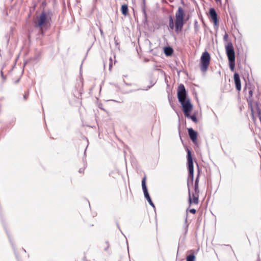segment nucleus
<instances>
[{"label":"nucleus","mask_w":261,"mask_h":261,"mask_svg":"<svg viewBox=\"0 0 261 261\" xmlns=\"http://www.w3.org/2000/svg\"><path fill=\"white\" fill-rule=\"evenodd\" d=\"M177 97L179 102L182 106L185 116L188 117L189 113L192 110L193 106L190 99L187 97V91L183 84H180L178 87Z\"/></svg>","instance_id":"1"},{"label":"nucleus","mask_w":261,"mask_h":261,"mask_svg":"<svg viewBox=\"0 0 261 261\" xmlns=\"http://www.w3.org/2000/svg\"><path fill=\"white\" fill-rule=\"evenodd\" d=\"M184 14L185 12L184 9L181 7H179L175 13V31L177 33H179L182 30L184 24Z\"/></svg>","instance_id":"2"},{"label":"nucleus","mask_w":261,"mask_h":261,"mask_svg":"<svg viewBox=\"0 0 261 261\" xmlns=\"http://www.w3.org/2000/svg\"><path fill=\"white\" fill-rule=\"evenodd\" d=\"M226 52L229 61L231 71H233L235 67V53L232 43L229 42L226 46Z\"/></svg>","instance_id":"3"},{"label":"nucleus","mask_w":261,"mask_h":261,"mask_svg":"<svg viewBox=\"0 0 261 261\" xmlns=\"http://www.w3.org/2000/svg\"><path fill=\"white\" fill-rule=\"evenodd\" d=\"M51 12L50 11H48L47 12L42 11L39 17L38 21L35 22V27L42 29L43 25L50 22L51 20Z\"/></svg>","instance_id":"4"},{"label":"nucleus","mask_w":261,"mask_h":261,"mask_svg":"<svg viewBox=\"0 0 261 261\" xmlns=\"http://www.w3.org/2000/svg\"><path fill=\"white\" fill-rule=\"evenodd\" d=\"M188 170H189V174L188 177V185H189V182L190 181L192 184H193L194 180V166H193V162L192 157L191 155V151L190 150L188 149Z\"/></svg>","instance_id":"5"},{"label":"nucleus","mask_w":261,"mask_h":261,"mask_svg":"<svg viewBox=\"0 0 261 261\" xmlns=\"http://www.w3.org/2000/svg\"><path fill=\"white\" fill-rule=\"evenodd\" d=\"M211 57L210 54L205 51L203 52L200 58V69L202 71L205 72L207 70L210 63Z\"/></svg>","instance_id":"6"},{"label":"nucleus","mask_w":261,"mask_h":261,"mask_svg":"<svg viewBox=\"0 0 261 261\" xmlns=\"http://www.w3.org/2000/svg\"><path fill=\"white\" fill-rule=\"evenodd\" d=\"M142 187L145 198L147 199L149 204L152 207L155 208L154 204L152 202L147 190V188L146 185V177H144L142 180Z\"/></svg>","instance_id":"7"},{"label":"nucleus","mask_w":261,"mask_h":261,"mask_svg":"<svg viewBox=\"0 0 261 261\" xmlns=\"http://www.w3.org/2000/svg\"><path fill=\"white\" fill-rule=\"evenodd\" d=\"M189 202L190 204L193 203L195 204H197L198 203V202H199L198 194H195L193 193V194H192L193 199H192L190 191V189H189Z\"/></svg>","instance_id":"8"},{"label":"nucleus","mask_w":261,"mask_h":261,"mask_svg":"<svg viewBox=\"0 0 261 261\" xmlns=\"http://www.w3.org/2000/svg\"><path fill=\"white\" fill-rule=\"evenodd\" d=\"M234 81L237 90L240 91L241 89V83L239 73H235L234 74Z\"/></svg>","instance_id":"9"},{"label":"nucleus","mask_w":261,"mask_h":261,"mask_svg":"<svg viewBox=\"0 0 261 261\" xmlns=\"http://www.w3.org/2000/svg\"><path fill=\"white\" fill-rule=\"evenodd\" d=\"M189 137L193 142H195L197 138V133L192 128L188 129Z\"/></svg>","instance_id":"10"},{"label":"nucleus","mask_w":261,"mask_h":261,"mask_svg":"<svg viewBox=\"0 0 261 261\" xmlns=\"http://www.w3.org/2000/svg\"><path fill=\"white\" fill-rule=\"evenodd\" d=\"M210 14L212 19L213 20L214 24L217 25L218 23L217 14L214 8L210 9Z\"/></svg>","instance_id":"11"},{"label":"nucleus","mask_w":261,"mask_h":261,"mask_svg":"<svg viewBox=\"0 0 261 261\" xmlns=\"http://www.w3.org/2000/svg\"><path fill=\"white\" fill-rule=\"evenodd\" d=\"M173 52V49L170 47H165L164 48V54L167 56H171Z\"/></svg>","instance_id":"12"},{"label":"nucleus","mask_w":261,"mask_h":261,"mask_svg":"<svg viewBox=\"0 0 261 261\" xmlns=\"http://www.w3.org/2000/svg\"><path fill=\"white\" fill-rule=\"evenodd\" d=\"M121 12L122 13L125 15L126 16L128 14V6L127 5H123L121 7Z\"/></svg>","instance_id":"13"},{"label":"nucleus","mask_w":261,"mask_h":261,"mask_svg":"<svg viewBox=\"0 0 261 261\" xmlns=\"http://www.w3.org/2000/svg\"><path fill=\"white\" fill-rule=\"evenodd\" d=\"M142 10L145 19L147 18V14L146 12V6H145V0H143V3L142 4Z\"/></svg>","instance_id":"14"},{"label":"nucleus","mask_w":261,"mask_h":261,"mask_svg":"<svg viewBox=\"0 0 261 261\" xmlns=\"http://www.w3.org/2000/svg\"><path fill=\"white\" fill-rule=\"evenodd\" d=\"M169 27L171 30H173L174 29L175 25L174 24V21H173V19L172 16H170L169 17Z\"/></svg>","instance_id":"15"},{"label":"nucleus","mask_w":261,"mask_h":261,"mask_svg":"<svg viewBox=\"0 0 261 261\" xmlns=\"http://www.w3.org/2000/svg\"><path fill=\"white\" fill-rule=\"evenodd\" d=\"M195 255L193 254H191L187 257V261H195Z\"/></svg>","instance_id":"16"},{"label":"nucleus","mask_w":261,"mask_h":261,"mask_svg":"<svg viewBox=\"0 0 261 261\" xmlns=\"http://www.w3.org/2000/svg\"><path fill=\"white\" fill-rule=\"evenodd\" d=\"M187 117L188 118H191V120L195 123L197 122V119L195 115H190V114H189V116Z\"/></svg>","instance_id":"17"},{"label":"nucleus","mask_w":261,"mask_h":261,"mask_svg":"<svg viewBox=\"0 0 261 261\" xmlns=\"http://www.w3.org/2000/svg\"><path fill=\"white\" fill-rule=\"evenodd\" d=\"M194 190L195 192V194H198L199 193V190L198 188V185L195 184L194 185Z\"/></svg>","instance_id":"18"},{"label":"nucleus","mask_w":261,"mask_h":261,"mask_svg":"<svg viewBox=\"0 0 261 261\" xmlns=\"http://www.w3.org/2000/svg\"><path fill=\"white\" fill-rule=\"evenodd\" d=\"M112 58H110V63H109V69L111 70L112 67Z\"/></svg>","instance_id":"19"},{"label":"nucleus","mask_w":261,"mask_h":261,"mask_svg":"<svg viewBox=\"0 0 261 261\" xmlns=\"http://www.w3.org/2000/svg\"><path fill=\"white\" fill-rule=\"evenodd\" d=\"M199 173L197 175L196 178L195 180V184L198 185L199 182Z\"/></svg>","instance_id":"20"},{"label":"nucleus","mask_w":261,"mask_h":261,"mask_svg":"<svg viewBox=\"0 0 261 261\" xmlns=\"http://www.w3.org/2000/svg\"><path fill=\"white\" fill-rule=\"evenodd\" d=\"M29 96V92H27L24 93V95H23V98L26 100L28 98V97Z\"/></svg>","instance_id":"21"},{"label":"nucleus","mask_w":261,"mask_h":261,"mask_svg":"<svg viewBox=\"0 0 261 261\" xmlns=\"http://www.w3.org/2000/svg\"><path fill=\"white\" fill-rule=\"evenodd\" d=\"M228 37V34L226 33L225 34V35H224L223 39H224L225 41H227Z\"/></svg>","instance_id":"22"},{"label":"nucleus","mask_w":261,"mask_h":261,"mask_svg":"<svg viewBox=\"0 0 261 261\" xmlns=\"http://www.w3.org/2000/svg\"><path fill=\"white\" fill-rule=\"evenodd\" d=\"M190 212L191 213H192V214H195V213H196V210L195 209H194V208H192V209H191V210H190Z\"/></svg>","instance_id":"23"},{"label":"nucleus","mask_w":261,"mask_h":261,"mask_svg":"<svg viewBox=\"0 0 261 261\" xmlns=\"http://www.w3.org/2000/svg\"><path fill=\"white\" fill-rule=\"evenodd\" d=\"M249 97H252V94H253V92H252V91L251 90H249Z\"/></svg>","instance_id":"24"},{"label":"nucleus","mask_w":261,"mask_h":261,"mask_svg":"<svg viewBox=\"0 0 261 261\" xmlns=\"http://www.w3.org/2000/svg\"><path fill=\"white\" fill-rule=\"evenodd\" d=\"M83 171H84V170H83V169H80V170H79V172H80V173H83Z\"/></svg>","instance_id":"25"},{"label":"nucleus","mask_w":261,"mask_h":261,"mask_svg":"<svg viewBox=\"0 0 261 261\" xmlns=\"http://www.w3.org/2000/svg\"><path fill=\"white\" fill-rule=\"evenodd\" d=\"M124 84H125V85H127V86H129V85H130V84L126 83L125 81H124Z\"/></svg>","instance_id":"26"},{"label":"nucleus","mask_w":261,"mask_h":261,"mask_svg":"<svg viewBox=\"0 0 261 261\" xmlns=\"http://www.w3.org/2000/svg\"><path fill=\"white\" fill-rule=\"evenodd\" d=\"M1 74H2V76H3V73L2 71H1Z\"/></svg>","instance_id":"27"},{"label":"nucleus","mask_w":261,"mask_h":261,"mask_svg":"<svg viewBox=\"0 0 261 261\" xmlns=\"http://www.w3.org/2000/svg\"><path fill=\"white\" fill-rule=\"evenodd\" d=\"M216 2H220L221 1V0H215Z\"/></svg>","instance_id":"28"},{"label":"nucleus","mask_w":261,"mask_h":261,"mask_svg":"<svg viewBox=\"0 0 261 261\" xmlns=\"http://www.w3.org/2000/svg\"><path fill=\"white\" fill-rule=\"evenodd\" d=\"M108 247H109V246H108L107 248H106L105 249V250H107V249L108 248Z\"/></svg>","instance_id":"29"},{"label":"nucleus","mask_w":261,"mask_h":261,"mask_svg":"<svg viewBox=\"0 0 261 261\" xmlns=\"http://www.w3.org/2000/svg\"><path fill=\"white\" fill-rule=\"evenodd\" d=\"M100 32H101V34H103V32L100 30Z\"/></svg>","instance_id":"30"},{"label":"nucleus","mask_w":261,"mask_h":261,"mask_svg":"<svg viewBox=\"0 0 261 261\" xmlns=\"http://www.w3.org/2000/svg\"><path fill=\"white\" fill-rule=\"evenodd\" d=\"M152 86V85L149 86V87H148V88H151Z\"/></svg>","instance_id":"31"}]
</instances>
